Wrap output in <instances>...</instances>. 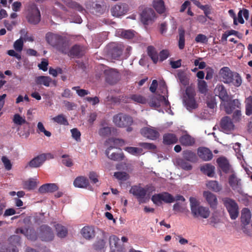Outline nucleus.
Returning <instances> with one entry per match:
<instances>
[{
  "instance_id": "obj_54",
  "label": "nucleus",
  "mask_w": 252,
  "mask_h": 252,
  "mask_svg": "<svg viewBox=\"0 0 252 252\" xmlns=\"http://www.w3.org/2000/svg\"><path fill=\"white\" fill-rule=\"evenodd\" d=\"M178 164L184 170H190L192 169V166L189 162L183 159H179L178 161Z\"/></svg>"
},
{
  "instance_id": "obj_53",
  "label": "nucleus",
  "mask_w": 252,
  "mask_h": 252,
  "mask_svg": "<svg viewBox=\"0 0 252 252\" xmlns=\"http://www.w3.org/2000/svg\"><path fill=\"white\" fill-rule=\"evenodd\" d=\"M198 89L199 92L203 94L206 93L207 91V85L204 80H199L198 83Z\"/></svg>"
},
{
  "instance_id": "obj_47",
  "label": "nucleus",
  "mask_w": 252,
  "mask_h": 252,
  "mask_svg": "<svg viewBox=\"0 0 252 252\" xmlns=\"http://www.w3.org/2000/svg\"><path fill=\"white\" fill-rule=\"evenodd\" d=\"M245 102L246 114L250 116L252 114V96H250L246 98Z\"/></svg>"
},
{
  "instance_id": "obj_4",
  "label": "nucleus",
  "mask_w": 252,
  "mask_h": 252,
  "mask_svg": "<svg viewBox=\"0 0 252 252\" xmlns=\"http://www.w3.org/2000/svg\"><path fill=\"white\" fill-rule=\"evenodd\" d=\"M195 95L196 93L193 87L190 86L186 88L183 101L186 108L189 111L198 107V104L195 99Z\"/></svg>"
},
{
  "instance_id": "obj_50",
  "label": "nucleus",
  "mask_w": 252,
  "mask_h": 252,
  "mask_svg": "<svg viewBox=\"0 0 252 252\" xmlns=\"http://www.w3.org/2000/svg\"><path fill=\"white\" fill-rule=\"evenodd\" d=\"M105 245V242L103 239H100L96 241L93 245L94 249L97 252H101V251L104 248Z\"/></svg>"
},
{
  "instance_id": "obj_55",
  "label": "nucleus",
  "mask_w": 252,
  "mask_h": 252,
  "mask_svg": "<svg viewBox=\"0 0 252 252\" xmlns=\"http://www.w3.org/2000/svg\"><path fill=\"white\" fill-rule=\"evenodd\" d=\"M120 239L116 235H112L109 237V244L111 247L117 248Z\"/></svg>"
},
{
  "instance_id": "obj_13",
  "label": "nucleus",
  "mask_w": 252,
  "mask_h": 252,
  "mask_svg": "<svg viewBox=\"0 0 252 252\" xmlns=\"http://www.w3.org/2000/svg\"><path fill=\"white\" fill-rule=\"evenodd\" d=\"M220 126L223 132L228 133L234 130L235 126L230 117L225 116L221 119Z\"/></svg>"
},
{
  "instance_id": "obj_31",
  "label": "nucleus",
  "mask_w": 252,
  "mask_h": 252,
  "mask_svg": "<svg viewBox=\"0 0 252 252\" xmlns=\"http://www.w3.org/2000/svg\"><path fill=\"white\" fill-rule=\"evenodd\" d=\"M82 236L86 239H91L94 237V229L90 226H85L81 230Z\"/></svg>"
},
{
  "instance_id": "obj_7",
  "label": "nucleus",
  "mask_w": 252,
  "mask_h": 252,
  "mask_svg": "<svg viewBox=\"0 0 252 252\" xmlns=\"http://www.w3.org/2000/svg\"><path fill=\"white\" fill-rule=\"evenodd\" d=\"M27 19L31 24L36 25L40 21L41 15L39 10L34 3H31L28 5Z\"/></svg>"
},
{
  "instance_id": "obj_21",
  "label": "nucleus",
  "mask_w": 252,
  "mask_h": 252,
  "mask_svg": "<svg viewBox=\"0 0 252 252\" xmlns=\"http://www.w3.org/2000/svg\"><path fill=\"white\" fill-rule=\"evenodd\" d=\"M215 93L216 95H218L220 98L223 101L228 100V95L225 87L222 85H218L215 89Z\"/></svg>"
},
{
  "instance_id": "obj_62",
  "label": "nucleus",
  "mask_w": 252,
  "mask_h": 252,
  "mask_svg": "<svg viewBox=\"0 0 252 252\" xmlns=\"http://www.w3.org/2000/svg\"><path fill=\"white\" fill-rule=\"evenodd\" d=\"M139 145L148 150H155L157 148L156 146L152 143L141 142L139 143Z\"/></svg>"
},
{
  "instance_id": "obj_58",
  "label": "nucleus",
  "mask_w": 252,
  "mask_h": 252,
  "mask_svg": "<svg viewBox=\"0 0 252 252\" xmlns=\"http://www.w3.org/2000/svg\"><path fill=\"white\" fill-rule=\"evenodd\" d=\"M79 86H76L72 87V89L75 90L77 94L80 97H83L90 94V92L88 90L84 89H79Z\"/></svg>"
},
{
  "instance_id": "obj_39",
  "label": "nucleus",
  "mask_w": 252,
  "mask_h": 252,
  "mask_svg": "<svg viewBox=\"0 0 252 252\" xmlns=\"http://www.w3.org/2000/svg\"><path fill=\"white\" fill-rule=\"evenodd\" d=\"M147 52L148 56L151 58L154 63H156L158 60V57L155 48L152 46H148Z\"/></svg>"
},
{
  "instance_id": "obj_61",
  "label": "nucleus",
  "mask_w": 252,
  "mask_h": 252,
  "mask_svg": "<svg viewBox=\"0 0 252 252\" xmlns=\"http://www.w3.org/2000/svg\"><path fill=\"white\" fill-rule=\"evenodd\" d=\"M62 158H64L62 160V162L65 166L71 167L73 165L72 159L69 158L68 155H63Z\"/></svg>"
},
{
  "instance_id": "obj_38",
  "label": "nucleus",
  "mask_w": 252,
  "mask_h": 252,
  "mask_svg": "<svg viewBox=\"0 0 252 252\" xmlns=\"http://www.w3.org/2000/svg\"><path fill=\"white\" fill-rule=\"evenodd\" d=\"M183 157L186 160L192 162H195L197 160V157L195 153L189 150L183 152Z\"/></svg>"
},
{
  "instance_id": "obj_26",
  "label": "nucleus",
  "mask_w": 252,
  "mask_h": 252,
  "mask_svg": "<svg viewBox=\"0 0 252 252\" xmlns=\"http://www.w3.org/2000/svg\"><path fill=\"white\" fill-rule=\"evenodd\" d=\"M177 141L178 138L175 134L167 133L163 136V143L165 145L175 144Z\"/></svg>"
},
{
  "instance_id": "obj_18",
  "label": "nucleus",
  "mask_w": 252,
  "mask_h": 252,
  "mask_svg": "<svg viewBox=\"0 0 252 252\" xmlns=\"http://www.w3.org/2000/svg\"><path fill=\"white\" fill-rule=\"evenodd\" d=\"M198 157L204 161H209L213 157V155L210 150L205 147H200L197 150Z\"/></svg>"
},
{
  "instance_id": "obj_10",
  "label": "nucleus",
  "mask_w": 252,
  "mask_h": 252,
  "mask_svg": "<svg viewBox=\"0 0 252 252\" xmlns=\"http://www.w3.org/2000/svg\"><path fill=\"white\" fill-rule=\"evenodd\" d=\"M38 235L42 241H50L54 238V233L51 227L47 225H42L39 229Z\"/></svg>"
},
{
  "instance_id": "obj_6",
  "label": "nucleus",
  "mask_w": 252,
  "mask_h": 252,
  "mask_svg": "<svg viewBox=\"0 0 252 252\" xmlns=\"http://www.w3.org/2000/svg\"><path fill=\"white\" fill-rule=\"evenodd\" d=\"M113 122L118 127H126L131 126L133 123V119L128 115L120 113L113 116Z\"/></svg>"
},
{
  "instance_id": "obj_33",
  "label": "nucleus",
  "mask_w": 252,
  "mask_h": 252,
  "mask_svg": "<svg viewBox=\"0 0 252 252\" xmlns=\"http://www.w3.org/2000/svg\"><path fill=\"white\" fill-rule=\"evenodd\" d=\"M64 3L67 7L75 9L79 12H83V11H85L83 6L75 1H72L71 0H64Z\"/></svg>"
},
{
  "instance_id": "obj_41",
  "label": "nucleus",
  "mask_w": 252,
  "mask_h": 252,
  "mask_svg": "<svg viewBox=\"0 0 252 252\" xmlns=\"http://www.w3.org/2000/svg\"><path fill=\"white\" fill-rule=\"evenodd\" d=\"M125 150L128 153L135 156H138L143 154V149L140 148L127 147L125 148Z\"/></svg>"
},
{
  "instance_id": "obj_37",
  "label": "nucleus",
  "mask_w": 252,
  "mask_h": 252,
  "mask_svg": "<svg viewBox=\"0 0 252 252\" xmlns=\"http://www.w3.org/2000/svg\"><path fill=\"white\" fill-rule=\"evenodd\" d=\"M180 82L184 86H186L189 83V79L187 76L186 72L182 70H179L176 76Z\"/></svg>"
},
{
  "instance_id": "obj_52",
  "label": "nucleus",
  "mask_w": 252,
  "mask_h": 252,
  "mask_svg": "<svg viewBox=\"0 0 252 252\" xmlns=\"http://www.w3.org/2000/svg\"><path fill=\"white\" fill-rule=\"evenodd\" d=\"M28 232H29L28 229L22 228H18L16 229V231H15V233L16 234H19V233L23 234L25 235V236H26L29 239L36 240V236H35V235H34L33 236H29Z\"/></svg>"
},
{
  "instance_id": "obj_32",
  "label": "nucleus",
  "mask_w": 252,
  "mask_h": 252,
  "mask_svg": "<svg viewBox=\"0 0 252 252\" xmlns=\"http://www.w3.org/2000/svg\"><path fill=\"white\" fill-rule=\"evenodd\" d=\"M52 81V79L46 76H39L35 78V82L37 85H43L46 87H49Z\"/></svg>"
},
{
  "instance_id": "obj_5",
  "label": "nucleus",
  "mask_w": 252,
  "mask_h": 252,
  "mask_svg": "<svg viewBox=\"0 0 252 252\" xmlns=\"http://www.w3.org/2000/svg\"><path fill=\"white\" fill-rule=\"evenodd\" d=\"M223 205L226 208L231 220L236 219L239 214V206L236 201L229 197L222 198Z\"/></svg>"
},
{
  "instance_id": "obj_44",
  "label": "nucleus",
  "mask_w": 252,
  "mask_h": 252,
  "mask_svg": "<svg viewBox=\"0 0 252 252\" xmlns=\"http://www.w3.org/2000/svg\"><path fill=\"white\" fill-rule=\"evenodd\" d=\"M54 122L64 126H68L69 125L67 119L63 114H60L53 118Z\"/></svg>"
},
{
  "instance_id": "obj_35",
  "label": "nucleus",
  "mask_w": 252,
  "mask_h": 252,
  "mask_svg": "<svg viewBox=\"0 0 252 252\" xmlns=\"http://www.w3.org/2000/svg\"><path fill=\"white\" fill-rule=\"evenodd\" d=\"M179 38H178V47L181 50L184 48L185 45V31L182 28L178 29Z\"/></svg>"
},
{
  "instance_id": "obj_29",
  "label": "nucleus",
  "mask_w": 252,
  "mask_h": 252,
  "mask_svg": "<svg viewBox=\"0 0 252 252\" xmlns=\"http://www.w3.org/2000/svg\"><path fill=\"white\" fill-rule=\"evenodd\" d=\"M73 184L75 187L84 188H86L89 185L88 180L84 177H77L74 181Z\"/></svg>"
},
{
  "instance_id": "obj_56",
  "label": "nucleus",
  "mask_w": 252,
  "mask_h": 252,
  "mask_svg": "<svg viewBox=\"0 0 252 252\" xmlns=\"http://www.w3.org/2000/svg\"><path fill=\"white\" fill-rule=\"evenodd\" d=\"M37 132H43L46 136L50 137L51 133L45 129L43 124L41 122H38L37 124Z\"/></svg>"
},
{
  "instance_id": "obj_42",
  "label": "nucleus",
  "mask_w": 252,
  "mask_h": 252,
  "mask_svg": "<svg viewBox=\"0 0 252 252\" xmlns=\"http://www.w3.org/2000/svg\"><path fill=\"white\" fill-rule=\"evenodd\" d=\"M206 186L208 189L215 192H219L221 189V186L216 181H209L207 183Z\"/></svg>"
},
{
  "instance_id": "obj_34",
  "label": "nucleus",
  "mask_w": 252,
  "mask_h": 252,
  "mask_svg": "<svg viewBox=\"0 0 252 252\" xmlns=\"http://www.w3.org/2000/svg\"><path fill=\"white\" fill-rule=\"evenodd\" d=\"M215 167L210 164L206 163L200 167V170L209 177H212L214 174Z\"/></svg>"
},
{
  "instance_id": "obj_40",
  "label": "nucleus",
  "mask_w": 252,
  "mask_h": 252,
  "mask_svg": "<svg viewBox=\"0 0 252 252\" xmlns=\"http://www.w3.org/2000/svg\"><path fill=\"white\" fill-rule=\"evenodd\" d=\"M153 6L157 12L159 14H162L165 11L164 1L162 0H155Z\"/></svg>"
},
{
  "instance_id": "obj_24",
  "label": "nucleus",
  "mask_w": 252,
  "mask_h": 252,
  "mask_svg": "<svg viewBox=\"0 0 252 252\" xmlns=\"http://www.w3.org/2000/svg\"><path fill=\"white\" fill-rule=\"evenodd\" d=\"M217 162L222 171L226 173H228L230 168V165L228 161L224 157H220L217 159Z\"/></svg>"
},
{
  "instance_id": "obj_23",
  "label": "nucleus",
  "mask_w": 252,
  "mask_h": 252,
  "mask_svg": "<svg viewBox=\"0 0 252 252\" xmlns=\"http://www.w3.org/2000/svg\"><path fill=\"white\" fill-rule=\"evenodd\" d=\"M44 156H42L41 154L39 155L29 161L26 167L28 166L31 168H37L40 167L44 163Z\"/></svg>"
},
{
  "instance_id": "obj_51",
  "label": "nucleus",
  "mask_w": 252,
  "mask_h": 252,
  "mask_svg": "<svg viewBox=\"0 0 252 252\" xmlns=\"http://www.w3.org/2000/svg\"><path fill=\"white\" fill-rule=\"evenodd\" d=\"M122 52L123 50L120 47L114 46L111 51L112 57L113 58L116 59L121 56Z\"/></svg>"
},
{
  "instance_id": "obj_57",
  "label": "nucleus",
  "mask_w": 252,
  "mask_h": 252,
  "mask_svg": "<svg viewBox=\"0 0 252 252\" xmlns=\"http://www.w3.org/2000/svg\"><path fill=\"white\" fill-rule=\"evenodd\" d=\"M23 40L22 38H19L14 42L13 47L16 51L20 52L23 49Z\"/></svg>"
},
{
  "instance_id": "obj_45",
  "label": "nucleus",
  "mask_w": 252,
  "mask_h": 252,
  "mask_svg": "<svg viewBox=\"0 0 252 252\" xmlns=\"http://www.w3.org/2000/svg\"><path fill=\"white\" fill-rule=\"evenodd\" d=\"M23 188L28 190L33 189L36 187V182L32 179L26 181L23 184Z\"/></svg>"
},
{
  "instance_id": "obj_1",
  "label": "nucleus",
  "mask_w": 252,
  "mask_h": 252,
  "mask_svg": "<svg viewBox=\"0 0 252 252\" xmlns=\"http://www.w3.org/2000/svg\"><path fill=\"white\" fill-rule=\"evenodd\" d=\"M47 43L63 54L69 51V45L65 37L53 32H48L45 36Z\"/></svg>"
},
{
  "instance_id": "obj_63",
  "label": "nucleus",
  "mask_w": 252,
  "mask_h": 252,
  "mask_svg": "<svg viewBox=\"0 0 252 252\" xmlns=\"http://www.w3.org/2000/svg\"><path fill=\"white\" fill-rule=\"evenodd\" d=\"M98 133L101 136H106L111 133V129L108 126L103 127L99 130Z\"/></svg>"
},
{
  "instance_id": "obj_8",
  "label": "nucleus",
  "mask_w": 252,
  "mask_h": 252,
  "mask_svg": "<svg viewBox=\"0 0 252 252\" xmlns=\"http://www.w3.org/2000/svg\"><path fill=\"white\" fill-rule=\"evenodd\" d=\"M153 202L157 206H160L162 202L166 203H171L175 201L174 197L167 192L155 194L151 197Z\"/></svg>"
},
{
  "instance_id": "obj_25",
  "label": "nucleus",
  "mask_w": 252,
  "mask_h": 252,
  "mask_svg": "<svg viewBox=\"0 0 252 252\" xmlns=\"http://www.w3.org/2000/svg\"><path fill=\"white\" fill-rule=\"evenodd\" d=\"M252 215L248 208H243L241 212V221L244 225L248 224L251 220Z\"/></svg>"
},
{
  "instance_id": "obj_9",
  "label": "nucleus",
  "mask_w": 252,
  "mask_h": 252,
  "mask_svg": "<svg viewBox=\"0 0 252 252\" xmlns=\"http://www.w3.org/2000/svg\"><path fill=\"white\" fill-rule=\"evenodd\" d=\"M147 189L140 186H133L129 190V192L133 194L138 201L139 204L146 202L145 197L147 194Z\"/></svg>"
},
{
  "instance_id": "obj_11",
  "label": "nucleus",
  "mask_w": 252,
  "mask_h": 252,
  "mask_svg": "<svg viewBox=\"0 0 252 252\" xmlns=\"http://www.w3.org/2000/svg\"><path fill=\"white\" fill-rule=\"evenodd\" d=\"M110 10L112 16L120 17L127 12L128 6L126 3H119L112 6Z\"/></svg>"
},
{
  "instance_id": "obj_14",
  "label": "nucleus",
  "mask_w": 252,
  "mask_h": 252,
  "mask_svg": "<svg viewBox=\"0 0 252 252\" xmlns=\"http://www.w3.org/2000/svg\"><path fill=\"white\" fill-rule=\"evenodd\" d=\"M155 17V11L152 8H145L141 14V21L144 25H148Z\"/></svg>"
},
{
  "instance_id": "obj_22",
  "label": "nucleus",
  "mask_w": 252,
  "mask_h": 252,
  "mask_svg": "<svg viewBox=\"0 0 252 252\" xmlns=\"http://www.w3.org/2000/svg\"><path fill=\"white\" fill-rule=\"evenodd\" d=\"M114 148L113 146L109 147L105 151V154L107 157L111 160L115 161L122 160L124 158V155L123 153H112L110 154V151Z\"/></svg>"
},
{
  "instance_id": "obj_48",
  "label": "nucleus",
  "mask_w": 252,
  "mask_h": 252,
  "mask_svg": "<svg viewBox=\"0 0 252 252\" xmlns=\"http://www.w3.org/2000/svg\"><path fill=\"white\" fill-rule=\"evenodd\" d=\"M129 98L139 103L145 104L147 102L146 98L140 94H131L130 95Z\"/></svg>"
},
{
  "instance_id": "obj_27",
  "label": "nucleus",
  "mask_w": 252,
  "mask_h": 252,
  "mask_svg": "<svg viewBox=\"0 0 252 252\" xmlns=\"http://www.w3.org/2000/svg\"><path fill=\"white\" fill-rule=\"evenodd\" d=\"M180 143L185 146H191L195 143L194 139L189 134H185L179 138Z\"/></svg>"
},
{
  "instance_id": "obj_30",
  "label": "nucleus",
  "mask_w": 252,
  "mask_h": 252,
  "mask_svg": "<svg viewBox=\"0 0 252 252\" xmlns=\"http://www.w3.org/2000/svg\"><path fill=\"white\" fill-rule=\"evenodd\" d=\"M17 247L11 243L7 245L0 243V252H18Z\"/></svg>"
},
{
  "instance_id": "obj_60",
  "label": "nucleus",
  "mask_w": 252,
  "mask_h": 252,
  "mask_svg": "<svg viewBox=\"0 0 252 252\" xmlns=\"http://www.w3.org/2000/svg\"><path fill=\"white\" fill-rule=\"evenodd\" d=\"M1 159L4 164L5 168L7 170H11L12 168V164L10 160L6 156H2Z\"/></svg>"
},
{
  "instance_id": "obj_43",
  "label": "nucleus",
  "mask_w": 252,
  "mask_h": 252,
  "mask_svg": "<svg viewBox=\"0 0 252 252\" xmlns=\"http://www.w3.org/2000/svg\"><path fill=\"white\" fill-rule=\"evenodd\" d=\"M55 228L57 232V235L61 238L65 237L67 234V229L64 226L61 224H57L55 225Z\"/></svg>"
},
{
  "instance_id": "obj_2",
  "label": "nucleus",
  "mask_w": 252,
  "mask_h": 252,
  "mask_svg": "<svg viewBox=\"0 0 252 252\" xmlns=\"http://www.w3.org/2000/svg\"><path fill=\"white\" fill-rule=\"evenodd\" d=\"M223 82L226 84L232 83L235 87H239L242 84V79L239 74L231 71L228 67H223L219 72Z\"/></svg>"
},
{
  "instance_id": "obj_46",
  "label": "nucleus",
  "mask_w": 252,
  "mask_h": 252,
  "mask_svg": "<svg viewBox=\"0 0 252 252\" xmlns=\"http://www.w3.org/2000/svg\"><path fill=\"white\" fill-rule=\"evenodd\" d=\"M13 121L17 125L21 126L23 124L29 125V123L27 122L26 119L22 117L19 114L14 115Z\"/></svg>"
},
{
  "instance_id": "obj_20",
  "label": "nucleus",
  "mask_w": 252,
  "mask_h": 252,
  "mask_svg": "<svg viewBox=\"0 0 252 252\" xmlns=\"http://www.w3.org/2000/svg\"><path fill=\"white\" fill-rule=\"evenodd\" d=\"M119 74L118 71L110 69L106 72V81L111 85L116 84L119 80Z\"/></svg>"
},
{
  "instance_id": "obj_17",
  "label": "nucleus",
  "mask_w": 252,
  "mask_h": 252,
  "mask_svg": "<svg viewBox=\"0 0 252 252\" xmlns=\"http://www.w3.org/2000/svg\"><path fill=\"white\" fill-rule=\"evenodd\" d=\"M203 196L212 209H216L218 205V199L216 195L209 191L203 192Z\"/></svg>"
},
{
  "instance_id": "obj_16",
  "label": "nucleus",
  "mask_w": 252,
  "mask_h": 252,
  "mask_svg": "<svg viewBox=\"0 0 252 252\" xmlns=\"http://www.w3.org/2000/svg\"><path fill=\"white\" fill-rule=\"evenodd\" d=\"M140 132L143 136L152 140L157 139L159 135L157 130L147 127L142 128Z\"/></svg>"
},
{
  "instance_id": "obj_19",
  "label": "nucleus",
  "mask_w": 252,
  "mask_h": 252,
  "mask_svg": "<svg viewBox=\"0 0 252 252\" xmlns=\"http://www.w3.org/2000/svg\"><path fill=\"white\" fill-rule=\"evenodd\" d=\"M59 189V187L55 183H47L45 184L38 189V191L41 194L46 193H52Z\"/></svg>"
},
{
  "instance_id": "obj_28",
  "label": "nucleus",
  "mask_w": 252,
  "mask_h": 252,
  "mask_svg": "<svg viewBox=\"0 0 252 252\" xmlns=\"http://www.w3.org/2000/svg\"><path fill=\"white\" fill-rule=\"evenodd\" d=\"M84 55L82 47L78 45H74L69 51V56L72 57H80Z\"/></svg>"
},
{
  "instance_id": "obj_36",
  "label": "nucleus",
  "mask_w": 252,
  "mask_h": 252,
  "mask_svg": "<svg viewBox=\"0 0 252 252\" xmlns=\"http://www.w3.org/2000/svg\"><path fill=\"white\" fill-rule=\"evenodd\" d=\"M162 99H165V96L159 95L158 96L153 97L149 102V105L151 107L159 108Z\"/></svg>"
},
{
  "instance_id": "obj_12",
  "label": "nucleus",
  "mask_w": 252,
  "mask_h": 252,
  "mask_svg": "<svg viewBox=\"0 0 252 252\" xmlns=\"http://www.w3.org/2000/svg\"><path fill=\"white\" fill-rule=\"evenodd\" d=\"M228 182L233 190L240 194H243L241 179H238L235 174H233L229 176Z\"/></svg>"
},
{
  "instance_id": "obj_15",
  "label": "nucleus",
  "mask_w": 252,
  "mask_h": 252,
  "mask_svg": "<svg viewBox=\"0 0 252 252\" xmlns=\"http://www.w3.org/2000/svg\"><path fill=\"white\" fill-rule=\"evenodd\" d=\"M225 111L227 114H231L233 111H235L237 108H239L240 107V103L239 101L236 99L230 100V101H224Z\"/></svg>"
},
{
  "instance_id": "obj_64",
  "label": "nucleus",
  "mask_w": 252,
  "mask_h": 252,
  "mask_svg": "<svg viewBox=\"0 0 252 252\" xmlns=\"http://www.w3.org/2000/svg\"><path fill=\"white\" fill-rule=\"evenodd\" d=\"M94 9L95 14L98 15H101L105 11L104 6H101L100 4L97 3L95 4Z\"/></svg>"
},
{
  "instance_id": "obj_3",
  "label": "nucleus",
  "mask_w": 252,
  "mask_h": 252,
  "mask_svg": "<svg viewBox=\"0 0 252 252\" xmlns=\"http://www.w3.org/2000/svg\"><path fill=\"white\" fill-rule=\"evenodd\" d=\"M189 202L191 212L194 218L200 217L207 219L209 217L210 215L209 209L200 205L199 202L195 198L190 197Z\"/></svg>"
},
{
  "instance_id": "obj_59",
  "label": "nucleus",
  "mask_w": 252,
  "mask_h": 252,
  "mask_svg": "<svg viewBox=\"0 0 252 252\" xmlns=\"http://www.w3.org/2000/svg\"><path fill=\"white\" fill-rule=\"evenodd\" d=\"M122 37L126 39H131L134 36V32L131 30L123 31L121 32Z\"/></svg>"
},
{
  "instance_id": "obj_49",
  "label": "nucleus",
  "mask_w": 252,
  "mask_h": 252,
  "mask_svg": "<svg viewBox=\"0 0 252 252\" xmlns=\"http://www.w3.org/2000/svg\"><path fill=\"white\" fill-rule=\"evenodd\" d=\"M114 177L118 180L125 181L129 179V175L125 172H116L114 173Z\"/></svg>"
}]
</instances>
